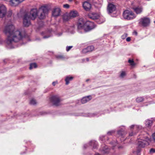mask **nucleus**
Returning <instances> with one entry per match:
<instances>
[{
	"label": "nucleus",
	"instance_id": "nucleus-1",
	"mask_svg": "<svg viewBox=\"0 0 155 155\" xmlns=\"http://www.w3.org/2000/svg\"><path fill=\"white\" fill-rule=\"evenodd\" d=\"M4 32L7 36L6 42L8 45L18 42L21 40L23 38L21 32L16 29L15 26L12 24L5 26Z\"/></svg>",
	"mask_w": 155,
	"mask_h": 155
},
{
	"label": "nucleus",
	"instance_id": "nucleus-2",
	"mask_svg": "<svg viewBox=\"0 0 155 155\" xmlns=\"http://www.w3.org/2000/svg\"><path fill=\"white\" fill-rule=\"evenodd\" d=\"M48 13V9L45 6H42L40 8L38 11L36 9H32L30 13L26 14L24 16L23 21L24 26H28L31 24L30 19L34 20L37 15L39 19H44Z\"/></svg>",
	"mask_w": 155,
	"mask_h": 155
},
{
	"label": "nucleus",
	"instance_id": "nucleus-3",
	"mask_svg": "<svg viewBox=\"0 0 155 155\" xmlns=\"http://www.w3.org/2000/svg\"><path fill=\"white\" fill-rule=\"evenodd\" d=\"M95 26L94 23L89 21L85 23L83 19L81 18L78 21V29L83 30L87 32L95 28Z\"/></svg>",
	"mask_w": 155,
	"mask_h": 155
},
{
	"label": "nucleus",
	"instance_id": "nucleus-4",
	"mask_svg": "<svg viewBox=\"0 0 155 155\" xmlns=\"http://www.w3.org/2000/svg\"><path fill=\"white\" fill-rule=\"evenodd\" d=\"M123 17L127 20H130L134 18L136 15L131 11L126 10L123 13Z\"/></svg>",
	"mask_w": 155,
	"mask_h": 155
},
{
	"label": "nucleus",
	"instance_id": "nucleus-5",
	"mask_svg": "<svg viewBox=\"0 0 155 155\" xmlns=\"http://www.w3.org/2000/svg\"><path fill=\"white\" fill-rule=\"evenodd\" d=\"M51 101L53 104L56 106H58L61 105V100L60 97L57 96H53L51 97Z\"/></svg>",
	"mask_w": 155,
	"mask_h": 155
},
{
	"label": "nucleus",
	"instance_id": "nucleus-6",
	"mask_svg": "<svg viewBox=\"0 0 155 155\" xmlns=\"http://www.w3.org/2000/svg\"><path fill=\"white\" fill-rule=\"evenodd\" d=\"M150 19L148 18L144 17L141 18L140 21L139 23L143 26L146 27L148 26L150 23Z\"/></svg>",
	"mask_w": 155,
	"mask_h": 155
},
{
	"label": "nucleus",
	"instance_id": "nucleus-7",
	"mask_svg": "<svg viewBox=\"0 0 155 155\" xmlns=\"http://www.w3.org/2000/svg\"><path fill=\"white\" fill-rule=\"evenodd\" d=\"M7 10L5 7L3 5L0 6V17H4L6 13Z\"/></svg>",
	"mask_w": 155,
	"mask_h": 155
},
{
	"label": "nucleus",
	"instance_id": "nucleus-8",
	"mask_svg": "<svg viewBox=\"0 0 155 155\" xmlns=\"http://www.w3.org/2000/svg\"><path fill=\"white\" fill-rule=\"evenodd\" d=\"M107 9L109 13H112L116 10V7L114 5L110 3L108 4Z\"/></svg>",
	"mask_w": 155,
	"mask_h": 155
},
{
	"label": "nucleus",
	"instance_id": "nucleus-9",
	"mask_svg": "<svg viewBox=\"0 0 155 155\" xmlns=\"http://www.w3.org/2000/svg\"><path fill=\"white\" fill-rule=\"evenodd\" d=\"M88 17L93 20L98 19L100 17L99 15L97 13H92L88 15Z\"/></svg>",
	"mask_w": 155,
	"mask_h": 155
},
{
	"label": "nucleus",
	"instance_id": "nucleus-10",
	"mask_svg": "<svg viewBox=\"0 0 155 155\" xmlns=\"http://www.w3.org/2000/svg\"><path fill=\"white\" fill-rule=\"evenodd\" d=\"M138 144L139 147H144L145 145H148L149 143L147 140L140 139L138 141Z\"/></svg>",
	"mask_w": 155,
	"mask_h": 155
},
{
	"label": "nucleus",
	"instance_id": "nucleus-11",
	"mask_svg": "<svg viewBox=\"0 0 155 155\" xmlns=\"http://www.w3.org/2000/svg\"><path fill=\"white\" fill-rule=\"evenodd\" d=\"M83 6L84 9L86 11H89L91 8V5L87 2H84Z\"/></svg>",
	"mask_w": 155,
	"mask_h": 155
},
{
	"label": "nucleus",
	"instance_id": "nucleus-12",
	"mask_svg": "<svg viewBox=\"0 0 155 155\" xmlns=\"http://www.w3.org/2000/svg\"><path fill=\"white\" fill-rule=\"evenodd\" d=\"M22 2L20 0H11L10 4L12 6H16Z\"/></svg>",
	"mask_w": 155,
	"mask_h": 155
},
{
	"label": "nucleus",
	"instance_id": "nucleus-13",
	"mask_svg": "<svg viewBox=\"0 0 155 155\" xmlns=\"http://www.w3.org/2000/svg\"><path fill=\"white\" fill-rule=\"evenodd\" d=\"M92 99L91 96H88L83 97L81 100L82 104H84L89 101Z\"/></svg>",
	"mask_w": 155,
	"mask_h": 155
},
{
	"label": "nucleus",
	"instance_id": "nucleus-14",
	"mask_svg": "<svg viewBox=\"0 0 155 155\" xmlns=\"http://www.w3.org/2000/svg\"><path fill=\"white\" fill-rule=\"evenodd\" d=\"M60 12L61 10L59 8H55L53 11L52 15L55 17L58 16L59 15Z\"/></svg>",
	"mask_w": 155,
	"mask_h": 155
},
{
	"label": "nucleus",
	"instance_id": "nucleus-15",
	"mask_svg": "<svg viewBox=\"0 0 155 155\" xmlns=\"http://www.w3.org/2000/svg\"><path fill=\"white\" fill-rule=\"evenodd\" d=\"M68 14L71 18L75 17L78 15V12L75 11H72Z\"/></svg>",
	"mask_w": 155,
	"mask_h": 155
},
{
	"label": "nucleus",
	"instance_id": "nucleus-16",
	"mask_svg": "<svg viewBox=\"0 0 155 155\" xmlns=\"http://www.w3.org/2000/svg\"><path fill=\"white\" fill-rule=\"evenodd\" d=\"M63 18L64 21H68L71 19L68 13L64 14L63 16Z\"/></svg>",
	"mask_w": 155,
	"mask_h": 155
},
{
	"label": "nucleus",
	"instance_id": "nucleus-17",
	"mask_svg": "<svg viewBox=\"0 0 155 155\" xmlns=\"http://www.w3.org/2000/svg\"><path fill=\"white\" fill-rule=\"evenodd\" d=\"M134 10L137 14H139L143 10V8L141 7H138L135 8H134Z\"/></svg>",
	"mask_w": 155,
	"mask_h": 155
},
{
	"label": "nucleus",
	"instance_id": "nucleus-18",
	"mask_svg": "<svg viewBox=\"0 0 155 155\" xmlns=\"http://www.w3.org/2000/svg\"><path fill=\"white\" fill-rule=\"evenodd\" d=\"M73 79V77H72L67 76L65 79L66 84V85L68 84L69 83V81H72Z\"/></svg>",
	"mask_w": 155,
	"mask_h": 155
},
{
	"label": "nucleus",
	"instance_id": "nucleus-19",
	"mask_svg": "<svg viewBox=\"0 0 155 155\" xmlns=\"http://www.w3.org/2000/svg\"><path fill=\"white\" fill-rule=\"evenodd\" d=\"M152 121L151 120H147L146 121L145 124L147 127L151 126L152 124Z\"/></svg>",
	"mask_w": 155,
	"mask_h": 155
},
{
	"label": "nucleus",
	"instance_id": "nucleus-20",
	"mask_svg": "<svg viewBox=\"0 0 155 155\" xmlns=\"http://www.w3.org/2000/svg\"><path fill=\"white\" fill-rule=\"evenodd\" d=\"M37 67V64L35 63H31L30 64V66L29 67L30 69L31 70L34 68H36Z\"/></svg>",
	"mask_w": 155,
	"mask_h": 155
},
{
	"label": "nucleus",
	"instance_id": "nucleus-21",
	"mask_svg": "<svg viewBox=\"0 0 155 155\" xmlns=\"http://www.w3.org/2000/svg\"><path fill=\"white\" fill-rule=\"evenodd\" d=\"M144 100V98L142 97H138L136 98V101L137 102H140Z\"/></svg>",
	"mask_w": 155,
	"mask_h": 155
},
{
	"label": "nucleus",
	"instance_id": "nucleus-22",
	"mask_svg": "<svg viewBox=\"0 0 155 155\" xmlns=\"http://www.w3.org/2000/svg\"><path fill=\"white\" fill-rule=\"evenodd\" d=\"M87 48L88 52L92 51L94 50V47L93 46H88Z\"/></svg>",
	"mask_w": 155,
	"mask_h": 155
},
{
	"label": "nucleus",
	"instance_id": "nucleus-23",
	"mask_svg": "<svg viewBox=\"0 0 155 155\" xmlns=\"http://www.w3.org/2000/svg\"><path fill=\"white\" fill-rule=\"evenodd\" d=\"M30 104L31 105H34L37 104V102L35 99H32L30 101Z\"/></svg>",
	"mask_w": 155,
	"mask_h": 155
},
{
	"label": "nucleus",
	"instance_id": "nucleus-24",
	"mask_svg": "<svg viewBox=\"0 0 155 155\" xmlns=\"http://www.w3.org/2000/svg\"><path fill=\"white\" fill-rule=\"evenodd\" d=\"M56 58L58 59L63 60L64 59L65 57L63 55H58L56 56Z\"/></svg>",
	"mask_w": 155,
	"mask_h": 155
},
{
	"label": "nucleus",
	"instance_id": "nucleus-25",
	"mask_svg": "<svg viewBox=\"0 0 155 155\" xmlns=\"http://www.w3.org/2000/svg\"><path fill=\"white\" fill-rule=\"evenodd\" d=\"M128 62L132 66H134L135 65V64L133 60L129 59Z\"/></svg>",
	"mask_w": 155,
	"mask_h": 155
},
{
	"label": "nucleus",
	"instance_id": "nucleus-26",
	"mask_svg": "<svg viewBox=\"0 0 155 155\" xmlns=\"http://www.w3.org/2000/svg\"><path fill=\"white\" fill-rule=\"evenodd\" d=\"M92 144H93V148H95L97 146V144L96 142L93 141L91 142Z\"/></svg>",
	"mask_w": 155,
	"mask_h": 155
},
{
	"label": "nucleus",
	"instance_id": "nucleus-27",
	"mask_svg": "<svg viewBox=\"0 0 155 155\" xmlns=\"http://www.w3.org/2000/svg\"><path fill=\"white\" fill-rule=\"evenodd\" d=\"M126 75V73L124 71H122L121 72L120 75V77L121 78H123Z\"/></svg>",
	"mask_w": 155,
	"mask_h": 155
},
{
	"label": "nucleus",
	"instance_id": "nucleus-28",
	"mask_svg": "<svg viewBox=\"0 0 155 155\" xmlns=\"http://www.w3.org/2000/svg\"><path fill=\"white\" fill-rule=\"evenodd\" d=\"M87 50H87V48H86L83 49L82 51V52L83 53H86L87 52H88Z\"/></svg>",
	"mask_w": 155,
	"mask_h": 155
},
{
	"label": "nucleus",
	"instance_id": "nucleus-29",
	"mask_svg": "<svg viewBox=\"0 0 155 155\" xmlns=\"http://www.w3.org/2000/svg\"><path fill=\"white\" fill-rule=\"evenodd\" d=\"M72 47V46H69L66 47V50L67 51H68L69 50L71 49Z\"/></svg>",
	"mask_w": 155,
	"mask_h": 155
},
{
	"label": "nucleus",
	"instance_id": "nucleus-30",
	"mask_svg": "<svg viewBox=\"0 0 155 155\" xmlns=\"http://www.w3.org/2000/svg\"><path fill=\"white\" fill-rule=\"evenodd\" d=\"M130 128H133L134 127H135V128H139V126H137V125H136V126H135V125H131V126H130Z\"/></svg>",
	"mask_w": 155,
	"mask_h": 155
},
{
	"label": "nucleus",
	"instance_id": "nucleus-31",
	"mask_svg": "<svg viewBox=\"0 0 155 155\" xmlns=\"http://www.w3.org/2000/svg\"><path fill=\"white\" fill-rule=\"evenodd\" d=\"M150 153H153L155 152V149L152 148L150 150Z\"/></svg>",
	"mask_w": 155,
	"mask_h": 155
},
{
	"label": "nucleus",
	"instance_id": "nucleus-32",
	"mask_svg": "<svg viewBox=\"0 0 155 155\" xmlns=\"http://www.w3.org/2000/svg\"><path fill=\"white\" fill-rule=\"evenodd\" d=\"M63 7L66 8H68L69 7V5L68 4H65L63 5Z\"/></svg>",
	"mask_w": 155,
	"mask_h": 155
},
{
	"label": "nucleus",
	"instance_id": "nucleus-33",
	"mask_svg": "<svg viewBox=\"0 0 155 155\" xmlns=\"http://www.w3.org/2000/svg\"><path fill=\"white\" fill-rule=\"evenodd\" d=\"M114 133V131H109L107 133V134L109 135H110L111 134H113V133Z\"/></svg>",
	"mask_w": 155,
	"mask_h": 155
},
{
	"label": "nucleus",
	"instance_id": "nucleus-34",
	"mask_svg": "<svg viewBox=\"0 0 155 155\" xmlns=\"http://www.w3.org/2000/svg\"><path fill=\"white\" fill-rule=\"evenodd\" d=\"M127 36V34H125L124 35L122 36V38L123 39H124L125 38V37Z\"/></svg>",
	"mask_w": 155,
	"mask_h": 155
},
{
	"label": "nucleus",
	"instance_id": "nucleus-35",
	"mask_svg": "<svg viewBox=\"0 0 155 155\" xmlns=\"http://www.w3.org/2000/svg\"><path fill=\"white\" fill-rule=\"evenodd\" d=\"M130 40L131 39L130 37H128L126 38V41H130Z\"/></svg>",
	"mask_w": 155,
	"mask_h": 155
},
{
	"label": "nucleus",
	"instance_id": "nucleus-36",
	"mask_svg": "<svg viewBox=\"0 0 155 155\" xmlns=\"http://www.w3.org/2000/svg\"><path fill=\"white\" fill-rule=\"evenodd\" d=\"M58 83L57 82H53L52 84L53 86H54L56 85V84H57Z\"/></svg>",
	"mask_w": 155,
	"mask_h": 155
},
{
	"label": "nucleus",
	"instance_id": "nucleus-37",
	"mask_svg": "<svg viewBox=\"0 0 155 155\" xmlns=\"http://www.w3.org/2000/svg\"><path fill=\"white\" fill-rule=\"evenodd\" d=\"M153 139L154 140V141L155 142V133H154L153 134Z\"/></svg>",
	"mask_w": 155,
	"mask_h": 155
},
{
	"label": "nucleus",
	"instance_id": "nucleus-38",
	"mask_svg": "<svg viewBox=\"0 0 155 155\" xmlns=\"http://www.w3.org/2000/svg\"><path fill=\"white\" fill-rule=\"evenodd\" d=\"M50 36H45L43 37L44 38H48L50 37Z\"/></svg>",
	"mask_w": 155,
	"mask_h": 155
},
{
	"label": "nucleus",
	"instance_id": "nucleus-39",
	"mask_svg": "<svg viewBox=\"0 0 155 155\" xmlns=\"http://www.w3.org/2000/svg\"><path fill=\"white\" fill-rule=\"evenodd\" d=\"M12 15V12L11 11L9 12V16H11Z\"/></svg>",
	"mask_w": 155,
	"mask_h": 155
},
{
	"label": "nucleus",
	"instance_id": "nucleus-40",
	"mask_svg": "<svg viewBox=\"0 0 155 155\" xmlns=\"http://www.w3.org/2000/svg\"><path fill=\"white\" fill-rule=\"evenodd\" d=\"M133 133H130V134H129V135H130V136H132L133 135Z\"/></svg>",
	"mask_w": 155,
	"mask_h": 155
},
{
	"label": "nucleus",
	"instance_id": "nucleus-41",
	"mask_svg": "<svg viewBox=\"0 0 155 155\" xmlns=\"http://www.w3.org/2000/svg\"><path fill=\"white\" fill-rule=\"evenodd\" d=\"M95 155H100L98 153H96Z\"/></svg>",
	"mask_w": 155,
	"mask_h": 155
},
{
	"label": "nucleus",
	"instance_id": "nucleus-42",
	"mask_svg": "<svg viewBox=\"0 0 155 155\" xmlns=\"http://www.w3.org/2000/svg\"><path fill=\"white\" fill-rule=\"evenodd\" d=\"M86 60L87 61H89V59L88 58H86Z\"/></svg>",
	"mask_w": 155,
	"mask_h": 155
},
{
	"label": "nucleus",
	"instance_id": "nucleus-43",
	"mask_svg": "<svg viewBox=\"0 0 155 155\" xmlns=\"http://www.w3.org/2000/svg\"><path fill=\"white\" fill-rule=\"evenodd\" d=\"M21 1V2H23L24 1H25V0H20Z\"/></svg>",
	"mask_w": 155,
	"mask_h": 155
},
{
	"label": "nucleus",
	"instance_id": "nucleus-44",
	"mask_svg": "<svg viewBox=\"0 0 155 155\" xmlns=\"http://www.w3.org/2000/svg\"><path fill=\"white\" fill-rule=\"evenodd\" d=\"M89 81V79H87L86 81Z\"/></svg>",
	"mask_w": 155,
	"mask_h": 155
},
{
	"label": "nucleus",
	"instance_id": "nucleus-45",
	"mask_svg": "<svg viewBox=\"0 0 155 155\" xmlns=\"http://www.w3.org/2000/svg\"><path fill=\"white\" fill-rule=\"evenodd\" d=\"M120 131H118V133L119 134H120Z\"/></svg>",
	"mask_w": 155,
	"mask_h": 155
},
{
	"label": "nucleus",
	"instance_id": "nucleus-46",
	"mask_svg": "<svg viewBox=\"0 0 155 155\" xmlns=\"http://www.w3.org/2000/svg\"><path fill=\"white\" fill-rule=\"evenodd\" d=\"M69 0V1H72V0Z\"/></svg>",
	"mask_w": 155,
	"mask_h": 155
},
{
	"label": "nucleus",
	"instance_id": "nucleus-47",
	"mask_svg": "<svg viewBox=\"0 0 155 155\" xmlns=\"http://www.w3.org/2000/svg\"><path fill=\"white\" fill-rule=\"evenodd\" d=\"M154 23L155 24V21H154Z\"/></svg>",
	"mask_w": 155,
	"mask_h": 155
}]
</instances>
